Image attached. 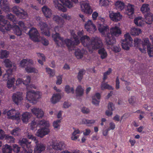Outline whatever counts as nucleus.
Wrapping results in <instances>:
<instances>
[{
	"instance_id": "f257e3e1",
	"label": "nucleus",
	"mask_w": 153,
	"mask_h": 153,
	"mask_svg": "<svg viewBox=\"0 0 153 153\" xmlns=\"http://www.w3.org/2000/svg\"><path fill=\"white\" fill-rule=\"evenodd\" d=\"M80 40L84 46L92 49L100 48L102 45L101 39L97 37L90 39L88 36L84 35L80 38Z\"/></svg>"
},
{
	"instance_id": "f03ea898",
	"label": "nucleus",
	"mask_w": 153,
	"mask_h": 153,
	"mask_svg": "<svg viewBox=\"0 0 153 153\" xmlns=\"http://www.w3.org/2000/svg\"><path fill=\"white\" fill-rule=\"evenodd\" d=\"M71 34L72 37L74 39V41H72L71 39H66L65 40L64 42L69 49L72 50L74 49L75 45H78L79 44V40L77 36L75 34L74 30H72L71 31Z\"/></svg>"
},
{
	"instance_id": "7ed1b4c3",
	"label": "nucleus",
	"mask_w": 153,
	"mask_h": 153,
	"mask_svg": "<svg viewBox=\"0 0 153 153\" xmlns=\"http://www.w3.org/2000/svg\"><path fill=\"white\" fill-rule=\"evenodd\" d=\"M143 41L142 42V46L143 49L140 48L139 50L142 53L146 52L147 49L148 53L150 57L153 55V46L151 45L148 38H144L143 39Z\"/></svg>"
},
{
	"instance_id": "20e7f679",
	"label": "nucleus",
	"mask_w": 153,
	"mask_h": 153,
	"mask_svg": "<svg viewBox=\"0 0 153 153\" xmlns=\"http://www.w3.org/2000/svg\"><path fill=\"white\" fill-rule=\"evenodd\" d=\"M41 97L39 91L35 92L34 90H30L27 93L26 99L30 103L33 104L36 103L39 99Z\"/></svg>"
},
{
	"instance_id": "39448f33",
	"label": "nucleus",
	"mask_w": 153,
	"mask_h": 153,
	"mask_svg": "<svg viewBox=\"0 0 153 153\" xmlns=\"http://www.w3.org/2000/svg\"><path fill=\"white\" fill-rule=\"evenodd\" d=\"M3 16H0V31L4 34L6 31L10 30L12 26L8 21L3 19Z\"/></svg>"
},
{
	"instance_id": "423d86ee",
	"label": "nucleus",
	"mask_w": 153,
	"mask_h": 153,
	"mask_svg": "<svg viewBox=\"0 0 153 153\" xmlns=\"http://www.w3.org/2000/svg\"><path fill=\"white\" fill-rule=\"evenodd\" d=\"M125 40L123 41L121 45L123 49L128 50L129 47L132 45L133 40L131 37L129 33H127L124 35Z\"/></svg>"
},
{
	"instance_id": "0eeeda50",
	"label": "nucleus",
	"mask_w": 153,
	"mask_h": 153,
	"mask_svg": "<svg viewBox=\"0 0 153 153\" xmlns=\"http://www.w3.org/2000/svg\"><path fill=\"white\" fill-rule=\"evenodd\" d=\"M39 26L43 34L48 36H50V29L46 22L40 21L39 23Z\"/></svg>"
},
{
	"instance_id": "6e6552de",
	"label": "nucleus",
	"mask_w": 153,
	"mask_h": 153,
	"mask_svg": "<svg viewBox=\"0 0 153 153\" xmlns=\"http://www.w3.org/2000/svg\"><path fill=\"white\" fill-rule=\"evenodd\" d=\"M13 11L18 17L20 19H25L27 16V13L22 9L17 7H14Z\"/></svg>"
},
{
	"instance_id": "1a4fd4ad",
	"label": "nucleus",
	"mask_w": 153,
	"mask_h": 153,
	"mask_svg": "<svg viewBox=\"0 0 153 153\" xmlns=\"http://www.w3.org/2000/svg\"><path fill=\"white\" fill-rule=\"evenodd\" d=\"M4 63L6 67L10 68L7 71L9 75L11 74L13 71L16 70V66L13 64L12 65V62L9 59H5L4 61Z\"/></svg>"
},
{
	"instance_id": "9d476101",
	"label": "nucleus",
	"mask_w": 153,
	"mask_h": 153,
	"mask_svg": "<svg viewBox=\"0 0 153 153\" xmlns=\"http://www.w3.org/2000/svg\"><path fill=\"white\" fill-rule=\"evenodd\" d=\"M7 116L10 118L18 120H20L21 115L18 111L12 109L8 111Z\"/></svg>"
},
{
	"instance_id": "9b49d317",
	"label": "nucleus",
	"mask_w": 153,
	"mask_h": 153,
	"mask_svg": "<svg viewBox=\"0 0 153 153\" xmlns=\"http://www.w3.org/2000/svg\"><path fill=\"white\" fill-rule=\"evenodd\" d=\"M28 34L32 40L35 42L38 41L39 34L36 28L33 27L31 28L29 31Z\"/></svg>"
},
{
	"instance_id": "f8f14e48",
	"label": "nucleus",
	"mask_w": 153,
	"mask_h": 153,
	"mask_svg": "<svg viewBox=\"0 0 153 153\" xmlns=\"http://www.w3.org/2000/svg\"><path fill=\"white\" fill-rule=\"evenodd\" d=\"M105 36V42L107 45H112L116 43L115 38L114 36H112V34H110L109 32L107 33Z\"/></svg>"
},
{
	"instance_id": "ddd939ff",
	"label": "nucleus",
	"mask_w": 153,
	"mask_h": 153,
	"mask_svg": "<svg viewBox=\"0 0 153 153\" xmlns=\"http://www.w3.org/2000/svg\"><path fill=\"white\" fill-rule=\"evenodd\" d=\"M53 19L59 25V26H57L54 27V30L56 32L59 31V27H63L64 23V20L61 17L56 15L54 16Z\"/></svg>"
},
{
	"instance_id": "4468645a",
	"label": "nucleus",
	"mask_w": 153,
	"mask_h": 153,
	"mask_svg": "<svg viewBox=\"0 0 153 153\" xmlns=\"http://www.w3.org/2000/svg\"><path fill=\"white\" fill-rule=\"evenodd\" d=\"M85 27L86 30L90 33H93L97 30L95 25L93 23L92 21L89 20L85 23Z\"/></svg>"
},
{
	"instance_id": "2eb2a0df",
	"label": "nucleus",
	"mask_w": 153,
	"mask_h": 153,
	"mask_svg": "<svg viewBox=\"0 0 153 153\" xmlns=\"http://www.w3.org/2000/svg\"><path fill=\"white\" fill-rule=\"evenodd\" d=\"M98 30L103 35H105L109 32V27L105 23L100 24L98 26Z\"/></svg>"
},
{
	"instance_id": "dca6fc26",
	"label": "nucleus",
	"mask_w": 153,
	"mask_h": 153,
	"mask_svg": "<svg viewBox=\"0 0 153 153\" xmlns=\"http://www.w3.org/2000/svg\"><path fill=\"white\" fill-rule=\"evenodd\" d=\"M12 99L13 101L16 105H18L19 103L23 100L22 93L20 92H17L13 94Z\"/></svg>"
},
{
	"instance_id": "f3484780",
	"label": "nucleus",
	"mask_w": 153,
	"mask_h": 153,
	"mask_svg": "<svg viewBox=\"0 0 153 153\" xmlns=\"http://www.w3.org/2000/svg\"><path fill=\"white\" fill-rule=\"evenodd\" d=\"M109 17L111 20L117 22L122 19V16L119 12L114 13L112 11L109 13Z\"/></svg>"
},
{
	"instance_id": "a211bd4d",
	"label": "nucleus",
	"mask_w": 153,
	"mask_h": 153,
	"mask_svg": "<svg viewBox=\"0 0 153 153\" xmlns=\"http://www.w3.org/2000/svg\"><path fill=\"white\" fill-rule=\"evenodd\" d=\"M81 9L82 11L86 14H91L92 12L89 4L83 2L81 5Z\"/></svg>"
},
{
	"instance_id": "6ab92c4d",
	"label": "nucleus",
	"mask_w": 153,
	"mask_h": 153,
	"mask_svg": "<svg viewBox=\"0 0 153 153\" xmlns=\"http://www.w3.org/2000/svg\"><path fill=\"white\" fill-rule=\"evenodd\" d=\"M50 130L48 128H42L38 130L36 132V135L40 137H43L45 136L48 134Z\"/></svg>"
},
{
	"instance_id": "aec40b11",
	"label": "nucleus",
	"mask_w": 153,
	"mask_h": 153,
	"mask_svg": "<svg viewBox=\"0 0 153 153\" xmlns=\"http://www.w3.org/2000/svg\"><path fill=\"white\" fill-rule=\"evenodd\" d=\"M0 7L1 8L5 11H10V9L9 6V4L7 0H1Z\"/></svg>"
},
{
	"instance_id": "412c9836",
	"label": "nucleus",
	"mask_w": 153,
	"mask_h": 153,
	"mask_svg": "<svg viewBox=\"0 0 153 153\" xmlns=\"http://www.w3.org/2000/svg\"><path fill=\"white\" fill-rule=\"evenodd\" d=\"M33 61L29 59H24L20 62V66L22 67H25L28 65H31L33 64Z\"/></svg>"
},
{
	"instance_id": "4be33fe9",
	"label": "nucleus",
	"mask_w": 153,
	"mask_h": 153,
	"mask_svg": "<svg viewBox=\"0 0 153 153\" xmlns=\"http://www.w3.org/2000/svg\"><path fill=\"white\" fill-rule=\"evenodd\" d=\"M52 37L57 45L60 46L58 39L60 40L62 44H65L64 42L65 40H64L63 38L61 37L59 34L58 33H56L55 34H53L52 35Z\"/></svg>"
},
{
	"instance_id": "5701e85b",
	"label": "nucleus",
	"mask_w": 153,
	"mask_h": 153,
	"mask_svg": "<svg viewBox=\"0 0 153 153\" xmlns=\"http://www.w3.org/2000/svg\"><path fill=\"white\" fill-rule=\"evenodd\" d=\"M109 33L111 34L113 36H118L121 34V31L118 27L115 26L110 29Z\"/></svg>"
},
{
	"instance_id": "b1692460",
	"label": "nucleus",
	"mask_w": 153,
	"mask_h": 153,
	"mask_svg": "<svg viewBox=\"0 0 153 153\" xmlns=\"http://www.w3.org/2000/svg\"><path fill=\"white\" fill-rule=\"evenodd\" d=\"M31 111L38 118H42L44 116V113L41 109L33 108L31 109Z\"/></svg>"
},
{
	"instance_id": "393cba45",
	"label": "nucleus",
	"mask_w": 153,
	"mask_h": 153,
	"mask_svg": "<svg viewBox=\"0 0 153 153\" xmlns=\"http://www.w3.org/2000/svg\"><path fill=\"white\" fill-rule=\"evenodd\" d=\"M65 147V145L64 142H60L53 143L52 145L53 149L56 150H60L63 149Z\"/></svg>"
},
{
	"instance_id": "a878e982",
	"label": "nucleus",
	"mask_w": 153,
	"mask_h": 153,
	"mask_svg": "<svg viewBox=\"0 0 153 153\" xmlns=\"http://www.w3.org/2000/svg\"><path fill=\"white\" fill-rule=\"evenodd\" d=\"M31 116V113L26 112L22 114L21 118L22 120L23 123H27Z\"/></svg>"
},
{
	"instance_id": "bb28decb",
	"label": "nucleus",
	"mask_w": 153,
	"mask_h": 153,
	"mask_svg": "<svg viewBox=\"0 0 153 153\" xmlns=\"http://www.w3.org/2000/svg\"><path fill=\"white\" fill-rule=\"evenodd\" d=\"M53 3L55 7L58 10L64 12L66 11V9L62 4L59 3L58 0H54Z\"/></svg>"
},
{
	"instance_id": "cd10ccee",
	"label": "nucleus",
	"mask_w": 153,
	"mask_h": 153,
	"mask_svg": "<svg viewBox=\"0 0 153 153\" xmlns=\"http://www.w3.org/2000/svg\"><path fill=\"white\" fill-rule=\"evenodd\" d=\"M100 94L99 93H96L95 95L92 97V103L96 105H98L100 102V101L99 100L100 99Z\"/></svg>"
},
{
	"instance_id": "c85d7f7f",
	"label": "nucleus",
	"mask_w": 153,
	"mask_h": 153,
	"mask_svg": "<svg viewBox=\"0 0 153 153\" xmlns=\"http://www.w3.org/2000/svg\"><path fill=\"white\" fill-rule=\"evenodd\" d=\"M42 10L45 16L47 18H50L52 15L51 10L46 6H44L42 8Z\"/></svg>"
},
{
	"instance_id": "c756f323",
	"label": "nucleus",
	"mask_w": 153,
	"mask_h": 153,
	"mask_svg": "<svg viewBox=\"0 0 153 153\" xmlns=\"http://www.w3.org/2000/svg\"><path fill=\"white\" fill-rule=\"evenodd\" d=\"M35 143H36V145L35 147V149L38 153H41L45 150V147L43 144L41 143H38V142Z\"/></svg>"
},
{
	"instance_id": "7c9ffc66",
	"label": "nucleus",
	"mask_w": 153,
	"mask_h": 153,
	"mask_svg": "<svg viewBox=\"0 0 153 153\" xmlns=\"http://www.w3.org/2000/svg\"><path fill=\"white\" fill-rule=\"evenodd\" d=\"M134 6L130 4H128L127 6V9L126 11V13L128 15H131L134 13Z\"/></svg>"
},
{
	"instance_id": "2f4dec72",
	"label": "nucleus",
	"mask_w": 153,
	"mask_h": 153,
	"mask_svg": "<svg viewBox=\"0 0 153 153\" xmlns=\"http://www.w3.org/2000/svg\"><path fill=\"white\" fill-rule=\"evenodd\" d=\"M61 99V95L59 94H54L51 99L52 103L54 104L59 101Z\"/></svg>"
},
{
	"instance_id": "473e14b6",
	"label": "nucleus",
	"mask_w": 153,
	"mask_h": 153,
	"mask_svg": "<svg viewBox=\"0 0 153 153\" xmlns=\"http://www.w3.org/2000/svg\"><path fill=\"white\" fill-rule=\"evenodd\" d=\"M146 22L148 24H152L153 21V15L152 13L148 14L145 16Z\"/></svg>"
},
{
	"instance_id": "72a5a7b5",
	"label": "nucleus",
	"mask_w": 153,
	"mask_h": 153,
	"mask_svg": "<svg viewBox=\"0 0 153 153\" xmlns=\"http://www.w3.org/2000/svg\"><path fill=\"white\" fill-rule=\"evenodd\" d=\"M30 65H28L25 68V70L28 73H37L38 70L34 67H31Z\"/></svg>"
},
{
	"instance_id": "f704fd0d",
	"label": "nucleus",
	"mask_w": 153,
	"mask_h": 153,
	"mask_svg": "<svg viewBox=\"0 0 153 153\" xmlns=\"http://www.w3.org/2000/svg\"><path fill=\"white\" fill-rule=\"evenodd\" d=\"M12 151V148L11 146L6 144L2 149L3 153H11Z\"/></svg>"
},
{
	"instance_id": "c9c22d12",
	"label": "nucleus",
	"mask_w": 153,
	"mask_h": 153,
	"mask_svg": "<svg viewBox=\"0 0 153 153\" xmlns=\"http://www.w3.org/2000/svg\"><path fill=\"white\" fill-rule=\"evenodd\" d=\"M59 1L64 5L68 8H71L73 6V3L69 0H59Z\"/></svg>"
},
{
	"instance_id": "e433bc0d",
	"label": "nucleus",
	"mask_w": 153,
	"mask_h": 153,
	"mask_svg": "<svg viewBox=\"0 0 153 153\" xmlns=\"http://www.w3.org/2000/svg\"><path fill=\"white\" fill-rule=\"evenodd\" d=\"M116 8L118 9L122 10L124 8V3L120 1H118L115 4Z\"/></svg>"
},
{
	"instance_id": "4c0bfd02",
	"label": "nucleus",
	"mask_w": 153,
	"mask_h": 153,
	"mask_svg": "<svg viewBox=\"0 0 153 153\" xmlns=\"http://www.w3.org/2000/svg\"><path fill=\"white\" fill-rule=\"evenodd\" d=\"M141 32V29L137 28H133L131 30V34L133 36L138 35Z\"/></svg>"
},
{
	"instance_id": "58836bf2",
	"label": "nucleus",
	"mask_w": 153,
	"mask_h": 153,
	"mask_svg": "<svg viewBox=\"0 0 153 153\" xmlns=\"http://www.w3.org/2000/svg\"><path fill=\"white\" fill-rule=\"evenodd\" d=\"M115 127V125H110V126L108 128L103 129L102 131L103 135L104 136H107L108 131L111 130H114Z\"/></svg>"
},
{
	"instance_id": "ea45409f",
	"label": "nucleus",
	"mask_w": 153,
	"mask_h": 153,
	"mask_svg": "<svg viewBox=\"0 0 153 153\" xmlns=\"http://www.w3.org/2000/svg\"><path fill=\"white\" fill-rule=\"evenodd\" d=\"M98 53L100 55L101 58L102 59H105L107 55L106 51L103 48L99 50Z\"/></svg>"
},
{
	"instance_id": "a19ab883",
	"label": "nucleus",
	"mask_w": 153,
	"mask_h": 153,
	"mask_svg": "<svg viewBox=\"0 0 153 153\" xmlns=\"http://www.w3.org/2000/svg\"><path fill=\"white\" fill-rule=\"evenodd\" d=\"M101 88L102 90L106 89L113 90L114 89L111 86L107 84V83H105L103 81L101 84Z\"/></svg>"
},
{
	"instance_id": "79ce46f5",
	"label": "nucleus",
	"mask_w": 153,
	"mask_h": 153,
	"mask_svg": "<svg viewBox=\"0 0 153 153\" xmlns=\"http://www.w3.org/2000/svg\"><path fill=\"white\" fill-rule=\"evenodd\" d=\"M15 33L17 36L22 35V32L19 27L18 25H15L13 28Z\"/></svg>"
},
{
	"instance_id": "37998d69",
	"label": "nucleus",
	"mask_w": 153,
	"mask_h": 153,
	"mask_svg": "<svg viewBox=\"0 0 153 153\" xmlns=\"http://www.w3.org/2000/svg\"><path fill=\"white\" fill-rule=\"evenodd\" d=\"M75 55L77 59H81L83 56V51L79 49H77L75 52Z\"/></svg>"
},
{
	"instance_id": "c03bdc74",
	"label": "nucleus",
	"mask_w": 153,
	"mask_h": 153,
	"mask_svg": "<svg viewBox=\"0 0 153 153\" xmlns=\"http://www.w3.org/2000/svg\"><path fill=\"white\" fill-rule=\"evenodd\" d=\"M85 72L86 71L84 69H81L79 70L77 78L79 82H80L81 81L83 78V76Z\"/></svg>"
},
{
	"instance_id": "a18cd8bd",
	"label": "nucleus",
	"mask_w": 153,
	"mask_h": 153,
	"mask_svg": "<svg viewBox=\"0 0 153 153\" xmlns=\"http://www.w3.org/2000/svg\"><path fill=\"white\" fill-rule=\"evenodd\" d=\"M84 90L81 85H79L76 89V93L77 96H82L83 94Z\"/></svg>"
},
{
	"instance_id": "49530a36",
	"label": "nucleus",
	"mask_w": 153,
	"mask_h": 153,
	"mask_svg": "<svg viewBox=\"0 0 153 153\" xmlns=\"http://www.w3.org/2000/svg\"><path fill=\"white\" fill-rule=\"evenodd\" d=\"M36 54L38 56L39 58H41L42 59V60L38 59V62L41 65H43V61L45 62V58L44 55L43 54L39 53H37Z\"/></svg>"
},
{
	"instance_id": "de8ad7c7",
	"label": "nucleus",
	"mask_w": 153,
	"mask_h": 153,
	"mask_svg": "<svg viewBox=\"0 0 153 153\" xmlns=\"http://www.w3.org/2000/svg\"><path fill=\"white\" fill-rule=\"evenodd\" d=\"M135 24L137 26H141L143 25V22L141 20V17H137L134 20Z\"/></svg>"
},
{
	"instance_id": "09e8293b",
	"label": "nucleus",
	"mask_w": 153,
	"mask_h": 153,
	"mask_svg": "<svg viewBox=\"0 0 153 153\" xmlns=\"http://www.w3.org/2000/svg\"><path fill=\"white\" fill-rule=\"evenodd\" d=\"M150 10L149 5L148 4H143L141 8V11L143 13L148 12Z\"/></svg>"
},
{
	"instance_id": "8fccbe9b",
	"label": "nucleus",
	"mask_w": 153,
	"mask_h": 153,
	"mask_svg": "<svg viewBox=\"0 0 153 153\" xmlns=\"http://www.w3.org/2000/svg\"><path fill=\"white\" fill-rule=\"evenodd\" d=\"M9 54V52L6 50H1L0 53V58L3 59L8 57Z\"/></svg>"
},
{
	"instance_id": "3c124183",
	"label": "nucleus",
	"mask_w": 153,
	"mask_h": 153,
	"mask_svg": "<svg viewBox=\"0 0 153 153\" xmlns=\"http://www.w3.org/2000/svg\"><path fill=\"white\" fill-rule=\"evenodd\" d=\"M80 131L78 129L75 130L73 132L71 138L72 140H77L79 137V135H76L77 134H79Z\"/></svg>"
},
{
	"instance_id": "603ef678",
	"label": "nucleus",
	"mask_w": 153,
	"mask_h": 153,
	"mask_svg": "<svg viewBox=\"0 0 153 153\" xmlns=\"http://www.w3.org/2000/svg\"><path fill=\"white\" fill-rule=\"evenodd\" d=\"M7 18L10 21H12L14 23H17L16 20V17L15 16L10 13L8 14L7 16Z\"/></svg>"
},
{
	"instance_id": "864d4df0",
	"label": "nucleus",
	"mask_w": 153,
	"mask_h": 153,
	"mask_svg": "<svg viewBox=\"0 0 153 153\" xmlns=\"http://www.w3.org/2000/svg\"><path fill=\"white\" fill-rule=\"evenodd\" d=\"M82 124H88L94 123L95 122V120H88L83 119L82 120Z\"/></svg>"
},
{
	"instance_id": "5fc2aeb1",
	"label": "nucleus",
	"mask_w": 153,
	"mask_h": 153,
	"mask_svg": "<svg viewBox=\"0 0 153 153\" xmlns=\"http://www.w3.org/2000/svg\"><path fill=\"white\" fill-rule=\"evenodd\" d=\"M15 80V79L14 78L9 79L7 82V87L9 88L12 87L14 85Z\"/></svg>"
},
{
	"instance_id": "6e6d98bb",
	"label": "nucleus",
	"mask_w": 153,
	"mask_h": 153,
	"mask_svg": "<svg viewBox=\"0 0 153 153\" xmlns=\"http://www.w3.org/2000/svg\"><path fill=\"white\" fill-rule=\"evenodd\" d=\"M46 71L51 77H53L55 75V71L54 70L50 68H46Z\"/></svg>"
},
{
	"instance_id": "4d7b16f0",
	"label": "nucleus",
	"mask_w": 153,
	"mask_h": 153,
	"mask_svg": "<svg viewBox=\"0 0 153 153\" xmlns=\"http://www.w3.org/2000/svg\"><path fill=\"white\" fill-rule=\"evenodd\" d=\"M31 80L30 77L29 76L24 77L23 79V84L27 85L30 82Z\"/></svg>"
},
{
	"instance_id": "13d9d810",
	"label": "nucleus",
	"mask_w": 153,
	"mask_h": 153,
	"mask_svg": "<svg viewBox=\"0 0 153 153\" xmlns=\"http://www.w3.org/2000/svg\"><path fill=\"white\" fill-rule=\"evenodd\" d=\"M111 71V68H109L108 70L103 74V77L102 79L104 82H105L106 79L107 78V76L110 74Z\"/></svg>"
},
{
	"instance_id": "bf43d9fd",
	"label": "nucleus",
	"mask_w": 153,
	"mask_h": 153,
	"mask_svg": "<svg viewBox=\"0 0 153 153\" xmlns=\"http://www.w3.org/2000/svg\"><path fill=\"white\" fill-rule=\"evenodd\" d=\"M65 91L68 94L70 92H71L72 94H74V88L72 87L71 88L69 85H66L65 86Z\"/></svg>"
},
{
	"instance_id": "052dcab7",
	"label": "nucleus",
	"mask_w": 153,
	"mask_h": 153,
	"mask_svg": "<svg viewBox=\"0 0 153 153\" xmlns=\"http://www.w3.org/2000/svg\"><path fill=\"white\" fill-rule=\"evenodd\" d=\"M5 139L8 143H13L14 142L15 140L13 137L8 135L6 136Z\"/></svg>"
},
{
	"instance_id": "680f3d73",
	"label": "nucleus",
	"mask_w": 153,
	"mask_h": 153,
	"mask_svg": "<svg viewBox=\"0 0 153 153\" xmlns=\"http://www.w3.org/2000/svg\"><path fill=\"white\" fill-rule=\"evenodd\" d=\"M20 147L16 144H15L13 145L12 150H13L14 153H18L20 151Z\"/></svg>"
},
{
	"instance_id": "e2e57ef3",
	"label": "nucleus",
	"mask_w": 153,
	"mask_h": 153,
	"mask_svg": "<svg viewBox=\"0 0 153 153\" xmlns=\"http://www.w3.org/2000/svg\"><path fill=\"white\" fill-rule=\"evenodd\" d=\"M134 42L135 46L138 47L139 46L141 42V41L140 39L136 38L134 39Z\"/></svg>"
},
{
	"instance_id": "0e129e2a",
	"label": "nucleus",
	"mask_w": 153,
	"mask_h": 153,
	"mask_svg": "<svg viewBox=\"0 0 153 153\" xmlns=\"http://www.w3.org/2000/svg\"><path fill=\"white\" fill-rule=\"evenodd\" d=\"M7 135L5 134L4 132L2 129L0 130V139L3 140L4 138L5 139V137Z\"/></svg>"
},
{
	"instance_id": "69168bd1",
	"label": "nucleus",
	"mask_w": 153,
	"mask_h": 153,
	"mask_svg": "<svg viewBox=\"0 0 153 153\" xmlns=\"http://www.w3.org/2000/svg\"><path fill=\"white\" fill-rule=\"evenodd\" d=\"M27 138L29 139H31L35 141V143L38 142V140L36 139V138L31 134H28L27 136Z\"/></svg>"
},
{
	"instance_id": "338daca9",
	"label": "nucleus",
	"mask_w": 153,
	"mask_h": 153,
	"mask_svg": "<svg viewBox=\"0 0 153 153\" xmlns=\"http://www.w3.org/2000/svg\"><path fill=\"white\" fill-rule=\"evenodd\" d=\"M112 50L115 53H117L120 51L121 48L119 46H114L112 47Z\"/></svg>"
},
{
	"instance_id": "774afa93",
	"label": "nucleus",
	"mask_w": 153,
	"mask_h": 153,
	"mask_svg": "<svg viewBox=\"0 0 153 153\" xmlns=\"http://www.w3.org/2000/svg\"><path fill=\"white\" fill-rule=\"evenodd\" d=\"M91 132V131L89 129H86L83 131V134L84 136H88L90 134Z\"/></svg>"
}]
</instances>
